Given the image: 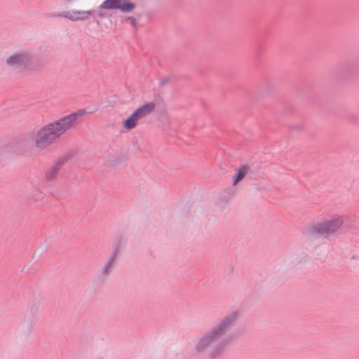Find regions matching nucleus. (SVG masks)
Returning <instances> with one entry per match:
<instances>
[{
	"instance_id": "nucleus-1",
	"label": "nucleus",
	"mask_w": 359,
	"mask_h": 359,
	"mask_svg": "<svg viewBox=\"0 0 359 359\" xmlns=\"http://www.w3.org/2000/svg\"><path fill=\"white\" fill-rule=\"evenodd\" d=\"M238 318L239 313L233 311L222 318L199 339L195 347L196 351L201 353L210 348V357L215 358L223 354L226 347L236 339L230 332L236 326Z\"/></svg>"
},
{
	"instance_id": "nucleus-2",
	"label": "nucleus",
	"mask_w": 359,
	"mask_h": 359,
	"mask_svg": "<svg viewBox=\"0 0 359 359\" xmlns=\"http://www.w3.org/2000/svg\"><path fill=\"white\" fill-rule=\"evenodd\" d=\"M85 114L84 109H80L35 130L32 139L36 147L43 149L50 145L61 135L73 128L78 118Z\"/></svg>"
},
{
	"instance_id": "nucleus-3",
	"label": "nucleus",
	"mask_w": 359,
	"mask_h": 359,
	"mask_svg": "<svg viewBox=\"0 0 359 359\" xmlns=\"http://www.w3.org/2000/svg\"><path fill=\"white\" fill-rule=\"evenodd\" d=\"M343 224L344 221L341 217L332 218L317 223H309L302 233L307 239L329 238L341 229Z\"/></svg>"
},
{
	"instance_id": "nucleus-4",
	"label": "nucleus",
	"mask_w": 359,
	"mask_h": 359,
	"mask_svg": "<svg viewBox=\"0 0 359 359\" xmlns=\"http://www.w3.org/2000/svg\"><path fill=\"white\" fill-rule=\"evenodd\" d=\"M8 67L22 71H36L43 66L42 62L26 50H18L6 60Z\"/></svg>"
},
{
	"instance_id": "nucleus-5",
	"label": "nucleus",
	"mask_w": 359,
	"mask_h": 359,
	"mask_svg": "<svg viewBox=\"0 0 359 359\" xmlns=\"http://www.w3.org/2000/svg\"><path fill=\"white\" fill-rule=\"evenodd\" d=\"M155 106L154 102H150L139 107L128 118L123 121V128L127 130L134 129L137 126L138 121L149 115L154 110Z\"/></svg>"
},
{
	"instance_id": "nucleus-6",
	"label": "nucleus",
	"mask_w": 359,
	"mask_h": 359,
	"mask_svg": "<svg viewBox=\"0 0 359 359\" xmlns=\"http://www.w3.org/2000/svg\"><path fill=\"white\" fill-rule=\"evenodd\" d=\"M102 10H120L122 13L133 11L136 4L130 0H105L100 5Z\"/></svg>"
},
{
	"instance_id": "nucleus-7",
	"label": "nucleus",
	"mask_w": 359,
	"mask_h": 359,
	"mask_svg": "<svg viewBox=\"0 0 359 359\" xmlns=\"http://www.w3.org/2000/svg\"><path fill=\"white\" fill-rule=\"evenodd\" d=\"M95 13L94 10L89 11H73L71 14L69 11L59 12L54 13L53 16L63 17L72 22L85 21L89 19L90 16Z\"/></svg>"
},
{
	"instance_id": "nucleus-8",
	"label": "nucleus",
	"mask_w": 359,
	"mask_h": 359,
	"mask_svg": "<svg viewBox=\"0 0 359 359\" xmlns=\"http://www.w3.org/2000/svg\"><path fill=\"white\" fill-rule=\"evenodd\" d=\"M359 73V58L348 60L341 65L338 74L342 77H349Z\"/></svg>"
},
{
	"instance_id": "nucleus-9",
	"label": "nucleus",
	"mask_w": 359,
	"mask_h": 359,
	"mask_svg": "<svg viewBox=\"0 0 359 359\" xmlns=\"http://www.w3.org/2000/svg\"><path fill=\"white\" fill-rule=\"evenodd\" d=\"M69 160L68 156H65L62 158H60L53 166L50 168L45 174V180L47 182L54 181L58 172L61 169L62 166Z\"/></svg>"
},
{
	"instance_id": "nucleus-10",
	"label": "nucleus",
	"mask_w": 359,
	"mask_h": 359,
	"mask_svg": "<svg viewBox=\"0 0 359 359\" xmlns=\"http://www.w3.org/2000/svg\"><path fill=\"white\" fill-rule=\"evenodd\" d=\"M122 240H123V237L121 236L119 238V240L118 241L116 248L114 249V250L110 255V257H109V259L107 260V262H106V264L104 265V266L101 269V275L102 276H107L110 273V272L111 271L112 264L114 262L116 257L118 253L119 249L121 248Z\"/></svg>"
},
{
	"instance_id": "nucleus-11",
	"label": "nucleus",
	"mask_w": 359,
	"mask_h": 359,
	"mask_svg": "<svg viewBox=\"0 0 359 359\" xmlns=\"http://www.w3.org/2000/svg\"><path fill=\"white\" fill-rule=\"evenodd\" d=\"M40 311L39 304L34 303L31 308L27 311L24 322L34 325L38 320V314Z\"/></svg>"
},
{
	"instance_id": "nucleus-12",
	"label": "nucleus",
	"mask_w": 359,
	"mask_h": 359,
	"mask_svg": "<svg viewBox=\"0 0 359 359\" xmlns=\"http://www.w3.org/2000/svg\"><path fill=\"white\" fill-rule=\"evenodd\" d=\"M128 160V155L127 153L121 151L115 155H109L107 156V162L111 166H116L119 164L123 163Z\"/></svg>"
},
{
	"instance_id": "nucleus-13",
	"label": "nucleus",
	"mask_w": 359,
	"mask_h": 359,
	"mask_svg": "<svg viewBox=\"0 0 359 359\" xmlns=\"http://www.w3.org/2000/svg\"><path fill=\"white\" fill-rule=\"evenodd\" d=\"M250 170V168L248 165H241L237 170V172L233 177V184L236 185L240 181H241L248 172Z\"/></svg>"
},
{
	"instance_id": "nucleus-14",
	"label": "nucleus",
	"mask_w": 359,
	"mask_h": 359,
	"mask_svg": "<svg viewBox=\"0 0 359 359\" xmlns=\"http://www.w3.org/2000/svg\"><path fill=\"white\" fill-rule=\"evenodd\" d=\"M33 325H34L25 322L23 323L22 328L20 334L22 339L26 340L31 337L33 332Z\"/></svg>"
},
{
	"instance_id": "nucleus-15",
	"label": "nucleus",
	"mask_w": 359,
	"mask_h": 359,
	"mask_svg": "<svg viewBox=\"0 0 359 359\" xmlns=\"http://www.w3.org/2000/svg\"><path fill=\"white\" fill-rule=\"evenodd\" d=\"M304 126L303 123H299L291 125L290 128L292 130L302 131L304 129Z\"/></svg>"
},
{
	"instance_id": "nucleus-16",
	"label": "nucleus",
	"mask_w": 359,
	"mask_h": 359,
	"mask_svg": "<svg viewBox=\"0 0 359 359\" xmlns=\"http://www.w3.org/2000/svg\"><path fill=\"white\" fill-rule=\"evenodd\" d=\"M126 21L130 23V25L135 27V29H137V22L136 19L133 16H128L126 18Z\"/></svg>"
},
{
	"instance_id": "nucleus-17",
	"label": "nucleus",
	"mask_w": 359,
	"mask_h": 359,
	"mask_svg": "<svg viewBox=\"0 0 359 359\" xmlns=\"http://www.w3.org/2000/svg\"><path fill=\"white\" fill-rule=\"evenodd\" d=\"M170 81V78L169 77H165V78H163L161 81H160V85L161 86H165V84H167L168 82Z\"/></svg>"
},
{
	"instance_id": "nucleus-18",
	"label": "nucleus",
	"mask_w": 359,
	"mask_h": 359,
	"mask_svg": "<svg viewBox=\"0 0 359 359\" xmlns=\"http://www.w3.org/2000/svg\"><path fill=\"white\" fill-rule=\"evenodd\" d=\"M97 16L100 18H105V14H104V13L100 11V12L97 13Z\"/></svg>"
},
{
	"instance_id": "nucleus-19",
	"label": "nucleus",
	"mask_w": 359,
	"mask_h": 359,
	"mask_svg": "<svg viewBox=\"0 0 359 359\" xmlns=\"http://www.w3.org/2000/svg\"><path fill=\"white\" fill-rule=\"evenodd\" d=\"M136 16L140 18L141 17V14L140 13H136Z\"/></svg>"
},
{
	"instance_id": "nucleus-20",
	"label": "nucleus",
	"mask_w": 359,
	"mask_h": 359,
	"mask_svg": "<svg viewBox=\"0 0 359 359\" xmlns=\"http://www.w3.org/2000/svg\"><path fill=\"white\" fill-rule=\"evenodd\" d=\"M66 1H68V2H71V1H73L74 0H65Z\"/></svg>"
}]
</instances>
